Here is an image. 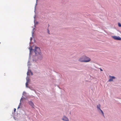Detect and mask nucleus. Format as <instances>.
<instances>
[{"instance_id":"obj_25","label":"nucleus","mask_w":121,"mask_h":121,"mask_svg":"<svg viewBox=\"0 0 121 121\" xmlns=\"http://www.w3.org/2000/svg\"><path fill=\"white\" fill-rule=\"evenodd\" d=\"M34 43H35V39H34Z\"/></svg>"},{"instance_id":"obj_12","label":"nucleus","mask_w":121,"mask_h":121,"mask_svg":"<svg viewBox=\"0 0 121 121\" xmlns=\"http://www.w3.org/2000/svg\"><path fill=\"white\" fill-rule=\"evenodd\" d=\"M23 98V99H25V98L24 97H23V96H22V97H21V99H20V103H19V106L20 105H21V101L22 100V99Z\"/></svg>"},{"instance_id":"obj_11","label":"nucleus","mask_w":121,"mask_h":121,"mask_svg":"<svg viewBox=\"0 0 121 121\" xmlns=\"http://www.w3.org/2000/svg\"><path fill=\"white\" fill-rule=\"evenodd\" d=\"M26 82H29L30 80V79L29 78V76H27L26 77Z\"/></svg>"},{"instance_id":"obj_28","label":"nucleus","mask_w":121,"mask_h":121,"mask_svg":"<svg viewBox=\"0 0 121 121\" xmlns=\"http://www.w3.org/2000/svg\"><path fill=\"white\" fill-rule=\"evenodd\" d=\"M29 62V60L28 61V63Z\"/></svg>"},{"instance_id":"obj_20","label":"nucleus","mask_w":121,"mask_h":121,"mask_svg":"<svg viewBox=\"0 0 121 121\" xmlns=\"http://www.w3.org/2000/svg\"><path fill=\"white\" fill-rule=\"evenodd\" d=\"M47 32H48V34H50V33H49V29H47Z\"/></svg>"},{"instance_id":"obj_17","label":"nucleus","mask_w":121,"mask_h":121,"mask_svg":"<svg viewBox=\"0 0 121 121\" xmlns=\"http://www.w3.org/2000/svg\"><path fill=\"white\" fill-rule=\"evenodd\" d=\"M37 0H36V4H35V11H34L35 12V11L36 7V5H37Z\"/></svg>"},{"instance_id":"obj_24","label":"nucleus","mask_w":121,"mask_h":121,"mask_svg":"<svg viewBox=\"0 0 121 121\" xmlns=\"http://www.w3.org/2000/svg\"><path fill=\"white\" fill-rule=\"evenodd\" d=\"M35 16H34V19H35Z\"/></svg>"},{"instance_id":"obj_1","label":"nucleus","mask_w":121,"mask_h":121,"mask_svg":"<svg viewBox=\"0 0 121 121\" xmlns=\"http://www.w3.org/2000/svg\"><path fill=\"white\" fill-rule=\"evenodd\" d=\"M29 49L30 50L29 59L31 57L30 55L32 54L33 60L35 62L38 60H41L42 59L43 57L41 55L42 53L39 48L35 46L34 49L32 48L31 46L30 45Z\"/></svg>"},{"instance_id":"obj_2","label":"nucleus","mask_w":121,"mask_h":121,"mask_svg":"<svg viewBox=\"0 0 121 121\" xmlns=\"http://www.w3.org/2000/svg\"><path fill=\"white\" fill-rule=\"evenodd\" d=\"M85 55H84L81 57L79 59V61L82 62H88L89 60H85Z\"/></svg>"},{"instance_id":"obj_19","label":"nucleus","mask_w":121,"mask_h":121,"mask_svg":"<svg viewBox=\"0 0 121 121\" xmlns=\"http://www.w3.org/2000/svg\"><path fill=\"white\" fill-rule=\"evenodd\" d=\"M28 88H29L30 90H33V88L32 87H28Z\"/></svg>"},{"instance_id":"obj_22","label":"nucleus","mask_w":121,"mask_h":121,"mask_svg":"<svg viewBox=\"0 0 121 121\" xmlns=\"http://www.w3.org/2000/svg\"><path fill=\"white\" fill-rule=\"evenodd\" d=\"M99 69H100L101 71H103V69H101V68H100Z\"/></svg>"},{"instance_id":"obj_7","label":"nucleus","mask_w":121,"mask_h":121,"mask_svg":"<svg viewBox=\"0 0 121 121\" xmlns=\"http://www.w3.org/2000/svg\"><path fill=\"white\" fill-rule=\"evenodd\" d=\"M22 95L26 97H27L29 96V94L24 91L23 92Z\"/></svg>"},{"instance_id":"obj_3","label":"nucleus","mask_w":121,"mask_h":121,"mask_svg":"<svg viewBox=\"0 0 121 121\" xmlns=\"http://www.w3.org/2000/svg\"><path fill=\"white\" fill-rule=\"evenodd\" d=\"M112 37L115 40H121V38L119 36H112Z\"/></svg>"},{"instance_id":"obj_8","label":"nucleus","mask_w":121,"mask_h":121,"mask_svg":"<svg viewBox=\"0 0 121 121\" xmlns=\"http://www.w3.org/2000/svg\"><path fill=\"white\" fill-rule=\"evenodd\" d=\"M109 77H111V78H110L109 79V82L112 81L113 79H114L116 78L114 76H109Z\"/></svg>"},{"instance_id":"obj_10","label":"nucleus","mask_w":121,"mask_h":121,"mask_svg":"<svg viewBox=\"0 0 121 121\" xmlns=\"http://www.w3.org/2000/svg\"><path fill=\"white\" fill-rule=\"evenodd\" d=\"M29 72H30V73H31V75H33V74L32 72H31V70H29L28 69V71L27 72V76H29L30 75L29 73Z\"/></svg>"},{"instance_id":"obj_13","label":"nucleus","mask_w":121,"mask_h":121,"mask_svg":"<svg viewBox=\"0 0 121 121\" xmlns=\"http://www.w3.org/2000/svg\"><path fill=\"white\" fill-rule=\"evenodd\" d=\"M32 38L31 37L30 38V42L29 43V44H30H30L31 43H34V42H32Z\"/></svg>"},{"instance_id":"obj_5","label":"nucleus","mask_w":121,"mask_h":121,"mask_svg":"<svg viewBox=\"0 0 121 121\" xmlns=\"http://www.w3.org/2000/svg\"><path fill=\"white\" fill-rule=\"evenodd\" d=\"M62 120L64 121H69V119L66 117L64 116L62 118Z\"/></svg>"},{"instance_id":"obj_9","label":"nucleus","mask_w":121,"mask_h":121,"mask_svg":"<svg viewBox=\"0 0 121 121\" xmlns=\"http://www.w3.org/2000/svg\"><path fill=\"white\" fill-rule=\"evenodd\" d=\"M91 60L90 58L89 57L86 56L85 55V60H89L88 62H89Z\"/></svg>"},{"instance_id":"obj_16","label":"nucleus","mask_w":121,"mask_h":121,"mask_svg":"<svg viewBox=\"0 0 121 121\" xmlns=\"http://www.w3.org/2000/svg\"><path fill=\"white\" fill-rule=\"evenodd\" d=\"M34 24L35 25H37L38 24V22H35V20H34Z\"/></svg>"},{"instance_id":"obj_6","label":"nucleus","mask_w":121,"mask_h":121,"mask_svg":"<svg viewBox=\"0 0 121 121\" xmlns=\"http://www.w3.org/2000/svg\"><path fill=\"white\" fill-rule=\"evenodd\" d=\"M100 104H98L97 106V108L98 109V111L99 112L100 111H101L102 113H104L103 111L100 108Z\"/></svg>"},{"instance_id":"obj_23","label":"nucleus","mask_w":121,"mask_h":121,"mask_svg":"<svg viewBox=\"0 0 121 121\" xmlns=\"http://www.w3.org/2000/svg\"><path fill=\"white\" fill-rule=\"evenodd\" d=\"M20 108L19 105L18 106L17 108V109H18Z\"/></svg>"},{"instance_id":"obj_26","label":"nucleus","mask_w":121,"mask_h":121,"mask_svg":"<svg viewBox=\"0 0 121 121\" xmlns=\"http://www.w3.org/2000/svg\"><path fill=\"white\" fill-rule=\"evenodd\" d=\"M35 25H35V24H34V27H36V26H35Z\"/></svg>"},{"instance_id":"obj_14","label":"nucleus","mask_w":121,"mask_h":121,"mask_svg":"<svg viewBox=\"0 0 121 121\" xmlns=\"http://www.w3.org/2000/svg\"><path fill=\"white\" fill-rule=\"evenodd\" d=\"M35 28H33V30H32V37L33 38H34V37H33V34H34V32H33V30H34V29H35Z\"/></svg>"},{"instance_id":"obj_21","label":"nucleus","mask_w":121,"mask_h":121,"mask_svg":"<svg viewBox=\"0 0 121 121\" xmlns=\"http://www.w3.org/2000/svg\"><path fill=\"white\" fill-rule=\"evenodd\" d=\"M16 109L15 108H14V112L16 111Z\"/></svg>"},{"instance_id":"obj_27","label":"nucleus","mask_w":121,"mask_h":121,"mask_svg":"<svg viewBox=\"0 0 121 121\" xmlns=\"http://www.w3.org/2000/svg\"><path fill=\"white\" fill-rule=\"evenodd\" d=\"M103 116H104V114H103Z\"/></svg>"},{"instance_id":"obj_18","label":"nucleus","mask_w":121,"mask_h":121,"mask_svg":"<svg viewBox=\"0 0 121 121\" xmlns=\"http://www.w3.org/2000/svg\"><path fill=\"white\" fill-rule=\"evenodd\" d=\"M118 24V26L119 27H121V24L119 22Z\"/></svg>"},{"instance_id":"obj_4","label":"nucleus","mask_w":121,"mask_h":121,"mask_svg":"<svg viewBox=\"0 0 121 121\" xmlns=\"http://www.w3.org/2000/svg\"><path fill=\"white\" fill-rule=\"evenodd\" d=\"M28 103L32 107L34 108V105L33 103L31 101H28Z\"/></svg>"},{"instance_id":"obj_15","label":"nucleus","mask_w":121,"mask_h":121,"mask_svg":"<svg viewBox=\"0 0 121 121\" xmlns=\"http://www.w3.org/2000/svg\"><path fill=\"white\" fill-rule=\"evenodd\" d=\"M28 82H26V87H28Z\"/></svg>"}]
</instances>
